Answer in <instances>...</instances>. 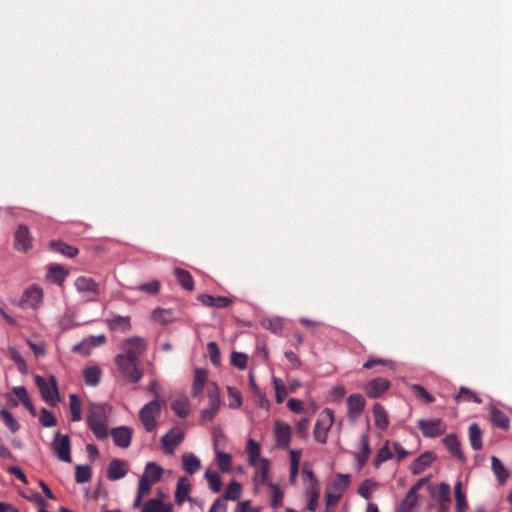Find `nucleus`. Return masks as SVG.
<instances>
[{"mask_svg": "<svg viewBox=\"0 0 512 512\" xmlns=\"http://www.w3.org/2000/svg\"><path fill=\"white\" fill-rule=\"evenodd\" d=\"M214 447L216 452V462L219 469L223 473L229 472L232 466V458L230 454L218 450V440L215 441Z\"/></svg>", "mask_w": 512, "mask_h": 512, "instance_id": "nucleus-37", "label": "nucleus"}, {"mask_svg": "<svg viewBox=\"0 0 512 512\" xmlns=\"http://www.w3.org/2000/svg\"><path fill=\"white\" fill-rule=\"evenodd\" d=\"M198 300L205 306L225 308L232 304V299L225 296L214 297L209 294H201L198 296Z\"/></svg>", "mask_w": 512, "mask_h": 512, "instance_id": "nucleus-26", "label": "nucleus"}, {"mask_svg": "<svg viewBox=\"0 0 512 512\" xmlns=\"http://www.w3.org/2000/svg\"><path fill=\"white\" fill-rule=\"evenodd\" d=\"M207 351L213 365L220 364V351L216 342L212 341L207 344Z\"/></svg>", "mask_w": 512, "mask_h": 512, "instance_id": "nucleus-60", "label": "nucleus"}, {"mask_svg": "<svg viewBox=\"0 0 512 512\" xmlns=\"http://www.w3.org/2000/svg\"><path fill=\"white\" fill-rule=\"evenodd\" d=\"M366 405L364 397L360 394H352L347 399L348 416L350 419H357L363 412Z\"/></svg>", "mask_w": 512, "mask_h": 512, "instance_id": "nucleus-21", "label": "nucleus"}, {"mask_svg": "<svg viewBox=\"0 0 512 512\" xmlns=\"http://www.w3.org/2000/svg\"><path fill=\"white\" fill-rule=\"evenodd\" d=\"M105 323L112 332L126 333L131 329V318L129 316H120L111 313L110 316L106 318Z\"/></svg>", "mask_w": 512, "mask_h": 512, "instance_id": "nucleus-14", "label": "nucleus"}, {"mask_svg": "<svg viewBox=\"0 0 512 512\" xmlns=\"http://www.w3.org/2000/svg\"><path fill=\"white\" fill-rule=\"evenodd\" d=\"M37 387L40 390L42 398L50 406H55L59 400V392L55 377L51 376L49 381L41 376H37L36 379Z\"/></svg>", "mask_w": 512, "mask_h": 512, "instance_id": "nucleus-7", "label": "nucleus"}, {"mask_svg": "<svg viewBox=\"0 0 512 512\" xmlns=\"http://www.w3.org/2000/svg\"><path fill=\"white\" fill-rule=\"evenodd\" d=\"M182 466L188 474H194L201 468L200 460L192 453H184L182 455Z\"/></svg>", "mask_w": 512, "mask_h": 512, "instance_id": "nucleus-34", "label": "nucleus"}, {"mask_svg": "<svg viewBox=\"0 0 512 512\" xmlns=\"http://www.w3.org/2000/svg\"><path fill=\"white\" fill-rule=\"evenodd\" d=\"M147 348L146 341L140 337H132L125 339L121 344L122 352L117 356L139 361L140 356Z\"/></svg>", "mask_w": 512, "mask_h": 512, "instance_id": "nucleus-6", "label": "nucleus"}, {"mask_svg": "<svg viewBox=\"0 0 512 512\" xmlns=\"http://www.w3.org/2000/svg\"><path fill=\"white\" fill-rule=\"evenodd\" d=\"M32 237L26 225H19L14 234V247L21 252H27L31 248Z\"/></svg>", "mask_w": 512, "mask_h": 512, "instance_id": "nucleus-16", "label": "nucleus"}, {"mask_svg": "<svg viewBox=\"0 0 512 512\" xmlns=\"http://www.w3.org/2000/svg\"><path fill=\"white\" fill-rule=\"evenodd\" d=\"M392 458V452L389 448L388 442L379 449L373 464L375 467H379L383 462Z\"/></svg>", "mask_w": 512, "mask_h": 512, "instance_id": "nucleus-54", "label": "nucleus"}, {"mask_svg": "<svg viewBox=\"0 0 512 512\" xmlns=\"http://www.w3.org/2000/svg\"><path fill=\"white\" fill-rule=\"evenodd\" d=\"M333 423L334 413L331 409L325 408L319 413L313 430L316 442L321 444H325L327 442L328 432L330 431Z\"/></svg>", "mask_w": 512, "mask_h": 512, "instance_id": "nucleus-3", "label": "nucleus"}, {"mask_svg": "<svg viewBox=\"0 0 512 512\" xmlns=\"http://www.w3.org/2000/svg\"><path fill=\"white\" fill-rule=\"evenodd\" d=\"M171 409L180 418H185L190 413V403L186 397H179L171 403Z\"/></svg>", "mask_w": 512, "mask_h": 512, "instance_id": "nucleus-38", "label": "nucleus"}, {"mask_svg": "<svg viewBox=\"0 0 512 512\" xmlns=\"http://www.w3.org/2000/svg\"><path fill=\"white\" fill-rule=\"evenodd\" d=\"M69 408L71 412V420L74 422L80 421L82 418L81 402L76 394H71L69 396Z\"/></svg>", "mask_w": 512, "mask_h": 512, "instance_id": "nucleus-45", "label": "nucleus"}, {"mask_svg": "<svg viewBox=\"0 0 512 512\" xmlns=\"http://www.w3.org/2000/svg\"><path fill=\"white\" fill-rule=\"evenodd\" d=\"M273 385L275 389L276 402L281 404L285 400V397L288 394V390L284 386L283 382L277 377H273Z\"/></svg>", "mask_w": 512, "mask_h": 512, "instance_id": "nucleus-52", "label": "nucleus"}, {"mask_svg": "<svg viewBox=\"0 0 512 512\" xmlns=\"http://www.w3.org/2000/svg\"><path fill=\"white\" fill-rule=\"evenodd\" d=\"M208 407L201 411V420L209 422L214 419L221 405L220 392L216 385L208 389Z\"/></svg>", "mask_w": 512, "mask_h": 512, "instance_id": "nucleus-8", "label": "nucleus"}, {"mask_svg": "<svg viewBox=\"0 0 512 512\" xmlns=\"http://www.w3.org/2000/svg\"><path fill=\"white\" fill-rule=\"evenodd\" d=\"M248 357L244 353L233 352L231 354V364L240 370H244L247 367Z\"/></svg>", "mask_w": 512, "mask_h": 512, "instance_id": "nucleus-58", "label": "nucleus"}, {"mask_svg": "<svg viewBox=\"0 0 512 512\" xmlns=\"http://www.w3.org/2000/svg\"><path fill=\"white\" fill-rule=\"evenodd\" d=\"M114 361L124 379L131 383H137L141 380L143 372L139 369L137 360L116 356Z\"/></svg>", "mask_w": 512, "mask_h": 512, "instance_id": "nucleus-4", "label": "nucleus"}, {"mask_svg": "<svg viewBox=\"0 0 512 512\" xmlns=\"http://www.w3.org/2000/svg\"><path fill=\"white\" fill-rule=\"evenodd\" d=\"M390 385L391 384L389 380L378 377L367 382L364 390L370 398H378L389 389Z\"/></svg>", "mask_w": 512, "mask_h": 512, "instance_id": "nucleus-18", "label": "nucleus"}, {"mask_svg": "<svg viewBox=\"0 0 512 512\" xmlns=\"http://www.w3.org/2000/svg\"><path fill=\"white\" fill-rule=\"evenodd\" d=\"M52 448L60 461L70 463L72 461L71 458V443L68 435H63L59 432H56L54 435V440L52 442Z\"/></svg>", "mask_w": 512, "mask_h": 512, "instance_id": "nucleus-9", "label": "nucleus"}, {"mask_svg": "<svg viewBox=\"0 0 512 512\" xmlns=\"http://www.w3.org/2000/svg\"><path fill=\"white\" fill-rule=\"evenodd\" d=\"M375 488V483L372 482L371 480L367 479V480H364L359 488H358V493L365 499H369L371 497V493L373 491V489Z\"/></svg>", "mask_w": 512, "mask_h": 512, "instance_id": "nucleus-62", "label": "nucleus"}, {"mask_svg": "<svg viewBox=\"0 0 512 512\" xmlns=\"http://www.w3.org/2000/svg\"><path fill=\"white\" fill-rule=\"evenodd\" d=\"M174 275L178 283L186 290L192 291L194 289V280L189 271L182 268H175Z\"/></svg>", "mask_w": 512, "mask_h": 512, "instance_id": "nucleus-35", "label": "nucleus"}, {"mask_svg": "<svg viewBox=\"0 0 512 512\" xmlns=\"http://www.w3.org/2000/svg\"><path fill=\"white\" fill-rule=\"evenodd\" d=\"M491 466L499 484H505L510 476L509 470L506 469L503 463L496 456L491 457Z\"/></svg>", "mask_w": 512, "mask_h": 512, "instance_id": "nucleus-32", "label": "nucleus"}, {"mask_svg": "<svg viewBox=\"0 0 512 512\" xmlns=\"http://www.w3.org/2000/svg\"><path fill=\"white\" fill-rule=\"evenodd\" d=\"M450 486L447 483H441L439 485L438 490V502L440 503H450Z\"/></svg>", "mask_w": 512, "mask_h": 512, "instance_id": "nucleus-63", "label": "nucleus"}, {"mask_svg": "<svg viewBox=\"0 0 512 512\" xmlns=\"http://www.w3.org/2000/svg\"><path fill=\"white\" fill-rule=\"evenodd\" d=\"M306 493L309 496V502L307 504V509L310 512H314V511H316V509L318 507L321 488H320V486H316V485H314V487H306Z\"/></svg>", "mask_w": 512, "mask_h": 512, "instance_id": "nucleus-43", "label": "nucleus"}, {"mask_svg": "<svg viewBox=\"0 0 512 512\" xmlns=\"http://www.w3.org/2000/svg\"><path fill=\"white\" fill-rule=\"evenodd\" d=\"M456 401H465V402H474L477 404H481V398L473 391L466 387H461L458 395L456 396Z\"/></svg>", "mask_w": 512, "mask_h": 512, "instance_id": "nucleus-46", "label": "nucleus"}, {"mask_svg": "<svg viewBox=\"0 0 512 512\" xmlns=\"http://www.w3.org/2000/svg\"><path fill=\"white\" fill-rule=\"evenodd\" d=\"M418 503V496L411 494L410 491L406 494L405 498L401 502L400 512H414V508Z\"/></svg>", "mask_w": 512, "mask_h": 512, "instance_id": "nucleus-51", "label": "nucleus"}, {"mask_svg": "<svg viewBox=\"0 0 512 512\" xmlns=\"http://www.w3.org/2000/svg\"><path fill=\"white\" fill-rule=\"evenodd\" d=\"M255 467L256 471L253 476V482L257 489L259 486L266 484L268 481L269 460L262 458Z\"/></svg>", "mask_w": 512, "mask_h": 512, "instance_id": "nucleus-25", "label": "nucleus"}, {"mask_svg": "<svg viewBox=\"0 0 512 512\" xmlns=\"http://www.w3.org/2000/svg\"><path fill=\"white\" fill-rule=\"evenodd\" d=\"M242 491V486L240 483L236 481H232L227 488L225 489V492L223 496L221 497L224 501L225 500H231L236 501L240 498Z\"/></svg>", "mask_w": 512, "mask_h": 512, "instance_id": "nucleus-44", "label": "nucleus"}, {"mask_svg": "<svg viewBox=\"0 0 512 512\" xmlns=\"http://www.w3.org/2000/svg\"><path fill=\"white\" fill-rule=\"evenodd\" d=\"M468 434L472 449L475 451L482 449V432L477 423L469 426Z\"/></svg>", "mask_w": 512, "mask_h": 512, "instance_id": "nucleus-39", "label": "nucleus"}, {"mask_svg": "<svg viewBox=\"0 0 512 512\" xmlns=\"http://www.w3.org/2000/svg\"><path fill=\"white\" fill-rule=\"evenodd\" d=\"M164 473V469L155 462H148L145 465L144 472L140 477L138 486L141 487L143 492L151 491L154 484L158 483Z\"/></svg>", "mask_w": 512, "mask_h": 512, "instance_id": "nucleus-5", "label": "nucleus"}, {"mask_svg": "<svg viewBox=\"0 0 512 512\" xmlns=\"http://www.w3.org/2000/svg\"><path fill=\"white\" fill-rule=\"evenodd\" d=\"M361 448V453L358 456V462L360 467L364 466L367 463L371 454L368 435H363L361 437Z\"/></svg>", "mask_w": 512, "mask_h": 512, "instance_id": "nucleus-49", "label": "nucleus"}, {"mask_svg": "<svg viewBox=\"0 0 512 512\" xmlns=\"http://www.w3.org/2000/svg\"><path fill=\"white\" fill-rule=\"evenodd\" d=\"M207 380V371L205 369L197 368L194 372V380L191 394L197 397L202 393L204 384Z\"/></svg>", "mask_w": 512, "mask_h": 512, "instance_id": "nucleus-33", "label": "nucleus"}, {"mask_svg": "<svg viewBox=\"0 0 512 512\" xmlns=\"http://www.w3.org/2000/svg\"><path fill=\"white\" fill-rule=\"evenodd\" d=\"M435 456L432 452H424L413 463L412 472L414 474L421 473L424 469L432 464Z\"/></svg>", "mask_w": 512, "mask_h": 512, "instance_id": "nucleus-36", "label": "nucleus"}, {"mask_svg": "<svg viewBox=\"0 0 512 512\" xmlns=\"http://www.w3.org/2000/svg\"><path fill=\"white\" fill-rule=\"evenodd\" d=\"M106 342V336L101 334L98 336H89L80 343L73 346L72 351L87 356L93 348L103 345Z\"/></svg>", "mask_w": 512, "mask_h": 512, "instance_id": "nucleus-13", "label": "nucleus"}, {"mask_svg": "<svg viewBox=\"0 0 512 512\" xmlns=\"http://www.w3.org/2000/svg\"><path fill=\"white\" fill-rule=\"evenodd\" d=\"M183 440V430L179 427H174L161 437L162 449L166 454L173 455L175 449L183 442Z\"/></svg>", "mask_w": 512, "mask_h": 512, "instance_id": "nucleus-11", "label": "nucleus"}, {"mask_svg": "<svg viewBox=\"0 0 512 512\" xmlns=\"http://www.w3.org/2000/svg\"><path fill=\"white\" fill-rule=\"evenodd\" d=\"M68 274L69 271L65 267L58 264H51L48 267L46 278L51 283L62 286Z\"/></svg>", "mask_w": 512, "mask_h": 512, "instance_id": "nucleus-23", "label": "nucleus"}, {"mask_svg": "<svg viewBox=\"0 0 512 512\" xmlns=\"http://www.w3.org/2000/svg\"><path fill=\"white\" fill-rule=\"evenodd\" d=\"M302 474H303L304 482L307 483L306 487H314V485L320 486V482L318 481L316 475L314 474V472L311 469L304 466L302 468Z\"/></svg>", "mask_w": 512, "mask_h": 512, "instance_id": "nucleus-61", "label": "nucleus"}, {"mask_svg": "<svg viewBox=\"0 0 512 512\" xmlns=\"http://www.w3.org/2000/svg\"><path fill=\"white\" fill-rule=\"evenodd\" d=\"M133 430L127 426L112 429L111 435L116 446L128 448L131 443Z\"/></svg>", "mask_w": 512, "mask_h": 512, "instance_id": "nucleus-22", "label": "nucleus"}, {"mask_svg": "<svg viewBox=\"0 0 512 512\" xmlns=\"http://www.w3.org/2000/svg\"><path fill=\"white\" fill-rule=\"evenodd\" d=\"M91 478V468L89 466L77 465L75 468V481L79 484L86 483Z\"/></svg>", "mask_w": 512, "mask_h": 512, "instance_id": "nucleus-53", "label": "nucleus"}, {"mask_svg": "<svg viewBox=\"0 0 512 512\" xmlns=\"http://www.w3.org/2000/svg\"><path fill=\"white\" fill-rule=\"evenodd\" d=\"M417 427L423 436L428 438L441 436L446 431V425L441 419H420L417 422Z\"/></svg>", "mask_w": 512, "mask_h": 512, "instance_id": "nucleus-10", "label": "nucleus"}, {"mask_svg": "<svg viewBox=\"0 0 512 512\" xmlns=\"http://www.w3.org/2000/svg\"><path fill=\"white\" fill-rule=\"evenodd\" d=\"M191 490V484L187 477L183 476L180 477L177 481L176 485V491L174 495L175 503L180 506L182 505L186 500L190 502H194L195 500L192 498H189V493Z\"/></svg>", "mask_w": 512, "mask_h": 512, "instance_id": "nucleus-19", "label": "nucleus"}, {"mask_svg": "<svg viewBox=\"0 0 512 512\" xmlns=\"http://www.w3.org/2000/svg\"><path fill=\"white\" fill-rule=\"evenodd\" d=\"M349 483V474L338 473L331 485L328 487V490L342 497L344 492L347 490Z\"/></svg>", "mask_w": 512, "mask_h": 512, "instance_id": "nucleus-28", "label": "nucleus"}, {"mask_svg": "<svg viewBox=\"0 0 512 512\" xmlns=\"http://www.w3.org/2000/svg\"><path fill=\"white\" fill-rule=\"evenodd\" d=\"M228 397H229V407L230 408H238L242 404L241 393L232 387L227 388Z\"/></svg>", "mask_w": 512, "mask_h": 512, "instance_id": "nucleus-59", "label": "nucleus"}, {"mask_svg": "<svg viewBox=\"0 0 512 512\" xmlns=\"http://www.w3.org/2000/svg\"><path fill=\"white\" fill-rule=\"evenodd\" d=\"M43 298V291L37 286H31L23 292L20 299L22 308H37Z\"/></svg>", "mask_w": 512, "mask_h": 512, "instance_id": "nucleus-12", "label": "nucleus"}, {"mask_svg": "<svg viewBox=\"0 0 512 512\" xmlns=\"http://www.w3.org/2000/svg\"><path fill=\"white\" fill-rule=\"evenodd\" d=\"M490 421L497 428L503 430H508L510 428L509 417L496 407H492L490 410Z\"/></svg>", "mask_w": 512, "mask_h": 512, "instance_id": "nucleus-29", "label": "nucleus"}, {"mask_svg": "<svg viewBox=\"0 0 512 512\" xmlns=\"http://www.w3.org/2000/svg\"><path fill=\"white\" fill-rule=\"evenodd\" d=\"M128 473V465L124 460L113 459L107 467V478L110 481H116L126 476Z\"/></svg>", "mask_w": 512, "mask_h": 512, "instance_id": "nucleus-20", "label": "nucleus"}, {"mask_svg": "<svg viewBox=\"0 0 512 512\" xmlns=\"http://www.w3.org/2000/svg\"><path fill=\"white\" fill-rule=\"evenodd\" d=\"M205 479L207 480L209 488L213 492H215V493L220 492V490L222 488V481L217 472L212 471V470H207L205 472Z\"/></svg>", "mask_w": 512, "mask_h": 512, "instance_id": "nucleus-47", "label": "nucleus"}, {"mask_svg": "<svg viewBox=\"0 0 512 512\" xmlns=\"http://www.w3.org/2000/svg\"><path fill=\"white\" fill-rule=\"evenodd\" d=\"M141 512H173L171 503L165 504L160 499H149L142 507Z\"/></svg>", "mask_w": 512, "mask_h": 512, "instance_id": "nucleus-31", "label": "nucleus"}, {"mask_svg": "<svg viewBox=\"0 0 512 512\" xmlns=\"http://www.w3.org/2000/svg\"><path fill=\"white\" fill-rule=\"evenodd\" d=\"M1 416L4 421V424L9 428L11 432L15 433L16 431L19 430L20 425L10 412L2 410Z\"/></svg>", "mask_w": 512, "mask_h": 512, "instance_id": "nucleus-57", "label": "nucleus"}, {"mask_svg": "<svg viewBox=\"0 0 512 512\" xmlns=\"http://www.w3.org/2000/svg\"><path fill=\"white\" fill-rule=\"evenodd\" d=\"M74 286L79 293H90L93 297L90 300H95V298L99 295V285L98 283L91 277L87 276H79L76 278L74 282Z\"/></svg>", "mask_w": 512, "mask_h": 512, "instance_id": "nucleus-17", "label": "nucleus"}, {"mask_svg": "<svg viewBox=\"0 0 512 512\" xmlns=\"http://www.w3.org/2000/svg\"><path fill=\"white\" fill-rule=\"evenodd\" d=\"M246 452L248 454V462L251 466H256L261 460L260 458V445L253 439H249L246 445Z\"/></svg>", "mask_w": 512, "mask_h": 512, "instance_id": "nucleus-40", "label": "nucleus"}, {"mask_svg": "<svg viewBox=\"0 0 512 512\" xmlns=\"http://www.w3.org/2000/svg\"><path fill=\"white\" fill-rule=\"evenodd\" d=\"M162 403L154 399L144 405L139 411V420L146 432L154 431L158 425Z\"/></svg>", "mask_w": 512, "mask_h": 512, "instance_id": "nucleus-2", "label": "nucleus"}, {"mask_svg": "<svg viewBox=\"0 0 512 512\" xmlns=\"http://www.w3.org/2000/svg\"><path fill=\"white\" fill-rule=\"evenodd\" d=\"M39 421L44 427H53L57 423L53 413L47 410L46 408H42L40 410Z\"/></svg>", "mask_w": 512, "mask_h": 512, "instance_id": "nucleus-56", "label": "nucleus"}, {"mask_svg": "<svg viewBox=\"0 0 512 512\" xmlns=\"http://www.w3.org/2000/svg\"><path fill=\"white\" fill-rule=\"evenodd\" d=\"M412 391L415 395L422 399L425 403H433L435 401L434 396H432L423 386L420 384H413L411 386Z\"/></svg>", "mask_w": 512, "mask_h": 512, "instance_id": "nucleus-55", "label": "nucleus"}, {"mask_svg": "<svg viewBox=\"0 0 512 512\" xmlns=\"http://www.w3.org/2000/svg\"><path fill=\"white\" fill-rule=\"evenodd\" d=\"M272 491L271 507L274 509L280 508L283 505L284 493L280 487L272 482L268 483Z\"/></svg>", "mask_w": 512, "mask_h": 512, "instance_id": "nucleus-48", "label": "nucleus"}, {"mask_svg": "<svg viewBox=\"0 0 512 512\" xmlns=\"http://www.w3.org/2000/svg\"><path fill=\"white\" fill-rule=\"evenodd\" d=\"M111 409L107 404L90 403L87 424L95 437L104 440L108 437L107 422Z\"/></svg>", "mask_w": 512, "mask_h": 512, "instance_id": "nucleus-1", "label": "nucleus"}, {"mask_svg": "<svg viewBox=\"0 0 512 512\" xmlns=\"http://www.w3.org/2000/svg\"><path fill=\"white\" fill-rule=\"evenodd\" d=\"M372 412L376 427L386 430L389 426V418L385 408L381 404L375 403Z\"/></svg>", "mask_w": 512, "mask_h": 512, "instance_id": "nucleus-30", "label": "nucleus"}, {"mask_svg": "<svg viewBox=\"0 0 512 512\" xmlns=\"http://www.w3.org/2000/svg\"><path fill=\"white\" fill-rule=\"evenodd\" d=\"M274 435L277 447L285 449L289 446L292 429L289 424L276 421L274 425Z\"/></svg>", "mask_w": 512, "mask_h": 512, "instance_id": "nucleus-15", "label": "nucleus"}, {"mask_svg": "<svg viewBox=\"0 0 512 512\" xmlns=\"http://www.w3.org/2000/svg\"><path fill=\"white\" fill-rule=\"evenodd\" d=\"M442 443L453 457L462 462L465 461V456L461 450V443L455 434L447 435L445 438H443Z\"/></svg>", "mask_w": 512, "mask_h": 512, "instance_id": "nucleus-24", "label": "nucleus"}, {"mask_svg": "<svg viewBox=\"0 0 512 512\" xmlns=\"http://www.w3.org/2000/svg\"><path fill=\"white\" fill-rule=\"evenodd\" d=\"M83 377L88 386H96L100 382L101 369L98 366L86 367L83 371Z\"/></svg>", "mask_w": 512, "mask_h": 512, "instance_id": "nucleus-41", "label": "nucleus"}, {"mask_svg": "<svg viewBox=\"0 0 512 512\" xmlns=\"http://www.w3.org/2000/svg\"><path fill=\"white\" fill-rule=\"evenodd\" d=\"M300 457H301V451L300 450H292L290 452V475H289V481L291 484H295L298 471H299V465H300Z\"/></svg>", "mask_w": 512, "mask_h": 512, "instance_id": "nucleus-42", "label": "nucleus"}, {"mask_svg": "<svg viewBox=\"0 0 512 512\" xmlns=\"http://www.w3.org/2000/svg\"><path fill=\"white\" fill-rule=\"evenodd\" d=\"M263 327L275 334H279L282 331L283 324L280 319H269L263 322Z\"/></svg>", "mask_w": 512, "mask_h": 512, "instance_id": "nucleus-64", "label": "nucleus"}, {"mask_svg": "<svg viewBox=\"0 0 512 512\" xmlns=\"http://www.w3.org/2000/svg\"><path fill=\"white\" fill-rule=\"evenodd\" d=\"M49 247L52 251L60 253L68 258H74L78 255V248L69 245L60 240H52L49 242Z\"/></svg>", "mask_w": 512, "mask_h": 512, "instance_id": "nucleus-27", "label": "nucleus"}, {"mask_svg": "<svg viewBox=\"0 0 512 512\" xmlns=\"http://www.w3.org/2000/svg\"><path fill=\"white\" fill-rule=\"evenodd\" d=\"M455 499L457 512H466L468 505L465 494L462 492L461 482H457L455 486Z\"/></svg>", "mask_w": 512, "mask_h": 512, "instance_id": "nucleus-50", "label": "nucleus"}]
</instances>
